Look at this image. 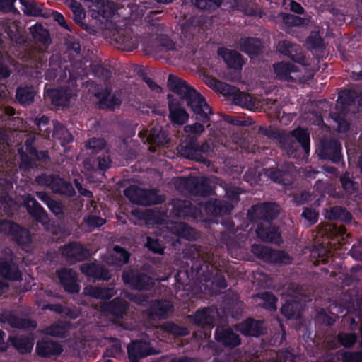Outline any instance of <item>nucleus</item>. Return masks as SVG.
I'll return each instance as SVG.
<instances>
[{
	"mask_svg": "<svg viewBox=\"0 0 362 362\" xmlns=\"http://www.w3.org/2000/svg\"><path fill=\"white\" fill-rule=\"evenodd\" d=\"M280 206L276 202H262L251 206L247 216L251 223L259 222L256 228L257 237L267 243L280 245L282 238L279 228L272 223L277 218Z\"/></svg>",
	"mask_w": 362,
	"mask_h": 362,
	"instance_id": "f257e3e1",
	"label": "nucleus"
},
{
	"mask_svg": "<svg viewBox=\"0 0 362 362\" xmlns=\"http://www.w3.org/2000/svg\"><path fill=\"white\" fill-rule=\"evenodd\" d=\"M168 87L180 97L182 101L186 102L187 107L192 112V118L204 124L210 121V115L214 113L211 107L205 98L185 80L170 74L168 78Z\"/></svg>",
	"mask_w": 362,
	"mask_h": 362,
	"instance_id": "f03ea898",
	"label": "nucleus"
},
{
	"mask_svg": "<svg viewBox=\"0 0 362 362\" xmlns=\"http://www.w3.org/2000/svg\"><path fill=\"white\" fill-rule=\"evenodd\" d=\"M204 129V123L199 121L185 126L184 130L188 134L177 148L181 156L204 164L208 161L206 156L214 151L215 144L211 139L199 142L198 138Z\"/></svg>",
	"mask_w": 362,
	"mask_h": 362,
	"instance_id": "7ed1b4c3",
	"label": "nucleus"
},
{
	"mask_svg": "<svg viewBox=\"0 0 362 362\" xmlns=\"http://www.w3.org/2000/svg\"><path fill=\"white\" fill-rule=\"evenodd\" d=\"M35 138L29 136L24 142V147L18 149L20 157L19 169L23 173H30L37 168V163H47L50 160L47 150H38L35 145Z\"/></svg>",
	"mask_w": 362,
	"mask_h": 362,
	"instance_id": "20e7f679",
	"label": "nucleus"
},
{
	"mask_svg": "<svg viewBox=\"0 0 362 362\" xmlns=\"http://www.w3.org/2000/svg\"><path fill=\"white\" fill-rule=\"evenodd\" d=\"M0 233L10 236L12 241L23 250L29 252L31 250V233L28 229L19 224L5 219H0Z\"/></svg>",
	"mask_w": 362,
	"mask_h": 362,
	"instance_id": "39448f33",
	"label": "nucleus"
},
{
	"mask_svg": "<svg viewBox=\"0 0 362 362\" xmlns=\"http://www.w3.org/2000/svg\"><path fill=\"white\" fill-rule=\"evenodd\" d=\"M124 196L133 204L151 206L161 203V199L154 189H145L130 185L124 190Z\"/></svg>",
	"mask_w": 362,
	"mask_h": 362,
	"instance_id": "423d86ee",
	"label": "nucleus"
},
{
	"mask_svg": "<svg viewBox=\"0 0 362 362\" xmlns=\"http://www.w3.org/2000/svg\"><path fill=\"white\" fill-rule=\"evenodd\" d=\"M167 212L170 218H197L201 211L189 200L173 199L167 204Z\"/></svg>",
	"mask_w": 362,
	"mask_h": 362,
	"instance_id": "0eeeda50",
	"label": "nucleus"
},
{
	"mask_svg": "<svg viewBox=\"0 0 362 362\" xmlns=\"http://www.w3.org/2000/svg\"><path fill=\"white\" fill-rule=\"evenodd\" d=\"M316 153L322 160L338 164L342 160V146L341 142L334 139H323L320 141Z\"/></svg>",
	"mask_w": 362,
	"mask_h": 362,
	"instance_id": "6e6552de",
	"label": "nucleus"
},
{
	"mask_svg": "<svg viewBox=\"0 0 362 362\" xmlns=\"http://www.w3.org/2000/svg\"><path fill=\"white\" fill-rule=\"evenodd\" d=\"M180 186L194 197H209L214 189L209 180L204 177H188L180 179Z\"/></svg>",
	"mask_w": 362,
	"mask_h": 362,
	"instance_id": "1a4fd4ad",
	"label": "nucleus"
},
{
	"mask_svg": "<svg viewBox=\"0 0 362 362\" xmlns=\"http://www.w3.org/2000/svg\"><path fill=\"white\" fill-rule=\"evenodd\" d=\"M251 251L256 257L267 263L286 264L291 261V257L287 252L261 245H252Z\"/></svg>",
	"mask_w": 362,
	"mask_h": 362,
	"instance_id": "9d476101",
	"label": "nucleus"
},
{
	"mask_svg": "<svg viewBox=\"0 0 362 362\" xmlns=\"http://www.w3.org/2000/svg\"><path fill=\"white\" fill-rule=\"evenodd\" d=\"M122 279L125 285L134 290L150 291L154 286L153 279L151 276L138 271H124Z\"/></svg>",
	"mask_w": 362,
	"mask_h": 362,
	"instance_id": "9b49d317",
	"label": "nucleus"
},
{
	"mask_svg": "<svg viewBox=\"0 0 362 362\" xmlns=\"http://www.w3.org/2000/svg\"><path fill=\"white\" fill-rule=\"evenodd\" d=\"M128 303L119 298L100 305V310L115 323H119L127 315Z\"/></svg>",
	"mask_w": 362,
	"mask_h": 362,
	"instance_id": "f8f14e48",
	"label": "nucleus"
},
{
	"mask_svg": "<svg viewBox=\"0 0 362 362\" xmlns=\"http://www.w3.org/2000/svg\"><path fill=\"white\" fill-rule=\"evenodd\" d=\"M88 3L92 16L102 17L106 21L111 20L117 12L116 6L109 0H83Z\"/></svg>",
	"mask_w": 362,
	"mask_h": 362,
	"instance_id": "ddd939ff",
	"label": "nucleus"
},
{
	"mask_svg": "<svg viewBox=\"0 0 362 362\" xmlns=\"http://www.w3.org/2000/svg\"><path fill=\"white\" fill-rule=\"evenodd\" d=\"M276 49L278 52L288 57L293 62L305 66L309 65L308 59L299 45L284 40L279 42Z\"/></svg>",
	"mask_w": 362,
	"mask_h": 362,
	"instance_id": "4468645a",
	"label": "nucleus"
},
{
	"mask_svg": "<svg viewBox=\"0 0 362 362\" xmlns=\"http://www.w3.org/2000/svg\"><path fill=\"white\" fill-rule=\"evenodd\" d=\"M111 91V88L107 87H100L95 91L94 96L98 100L99 109L113 111L121 106V100L115 94H112Z\"/></svg>",
	"mask_w": 362,
	"mask_h": 362,
	"instance_id": "2eb2a0df",
	"label": "nucleus"
},
{
	"mask_svg": "<svg viewBox=\"0 0 362 362\" xmlns=\"http://www.w3.org/2000/svg\"><path fill=\"white\" fill-rule=\"evenodd\" d=\"M173 309V305L169 300L156 299L149 301L146 313L150 319L160 320L168 318Z\"/></svg>",
	"mask_w": 362,
	"mask_h": 362,
	"instance_id": "dca6fc26",
	"label": "nucleus"
},
{
	"mask_svg": "<svg viewBox=\"0 0 362 362\" xmlns=\"http://www.w3.org/2000/svg\"><path fill=\"white\" fill-rule=\"evenodd\" d=\"M169 119L174 124L183 125L189 119V114L182 107V99L175 98L171 94L167 95Z\"/></svg>",
	"mask_w": 362,
	"mask_h": 362,
	"instance_id": "f3484780",
	"label": "nucleus"
},
{
	"mask_svg": "<svg viewBox=\"0 0 362 362\" xmlns=\"http://www.w3.org/2000/svg\"><path fill=\"white\" fill-rule=\"evenodd\" d=\"M60 251L62 255L71 262L83 261L90 255L88 250L76 242L64 245L60 247Z\"/></svg>",
	"mask_w": 362,
	"mask_h": 362,
	"instance_id": "a211bd4d",
	"label": "nucleus"
},
{
	"mask_svg": "<svg viewBox=\"0 0 362 362\" xmlns=\"http://www.w3.org/2000/svg\"><path fill=\"white\" fill-rule=\"evenodd\" d=\"M154 354L153 349L148 342L136 340L127 346V355L129 362H139V360Z\"/></svg>",
	"mask_w": 362,
	"mask_h": 362,
	"instance_id": "6ab92c4d",
	"label": "nucleus"
},
{
	"mask_svg": "<svg viewBox=\"0 0 362 362\" xmlns=\"http://www.w3.org/2000/svg\"><path fill=\"white\" fill-rule=\"evenodd\" d=\"M56 273L61 286L66 292L73 294L80 291V286L77 284V275L73 269L62 268L57 269Z\"/></svg>",
	"mask_w": 362,
	"mask_h": 362,
	"instance_id": "aec40b11",
	"label": "nucleus"
},
{
	"mask_svg": "<svg viewBox=\"0 0 362 362\" xmlns=\"http://www.w3.org/2000/svg\"><path fill=\"white\" fill-rule=\"evenodd\" d=\"M80 270L88 279L94 281H108L111 278L110 271L103 264L95 262L82 264Z\"/></svg>",
	"mask_w": 362,
	"mask_h": 362,
	"instance_id": "412c9836",
	"label": "nucleus"
},
{
	"mask_svg": "<svg viewBox=\"0 0 362 362\" xmlns=\"http://www.w3.org/2000/svg\"><path fill=\"white\" fill-rule=\"evenodd\" d=\"M216 341L227 349H234L241 344V338L238 334L230 328L217 327L214 333Z\"/></svg>",
	"mask_w": 362,
	"mask_h": 362,
	"instance_id": "4be33fe9",
	"label": "nucleus"
},
{
	"mask_svg": "<svg viewBox=\"0 0 362 362\" xmlns=\"http://www.w3.org/2000/svg\"><path fill=\"white\" fill-rule=\"evenodd\" d=\"M0 276L5 280L11 281H21L23 274L18 265L13 258L0 256Z\"/></svg>",
	"mask_w": 362,
	"mask_h": 362,
	"instance_id": "5701e85b",
	"label": "nucleus"
},
{
	"mask_svg": "<svg viewBox=\"0 0 362 362\" xmlns=\"http://www.w3.org/2000/svg\"><path fill=\"white\" fill-rule=\"evenodd\" d=\"M239 330L246 337H259L267 333V328L263 320L248 317L239 325Z\"/></svg>",
	"mask_w": 362,
	"mask_h": 362,
	"instance_id": "b1692460",
	"label": "nucleus"
},
{
	"mask_svg": "<svg viewBox=\"0 0 362 362\" xmlns=\"http://www.w3.org/2000/svg\"><path fill=\"white\" fill-rule=\"evenodd\" d=\"M24 206L28 214L37 222L46 223L48 215L45 209L30 194H26L23 197Z\"/></svg>",
	"mask_w": 362,
	"mask_h": 362,
	"instance_id": "393cba45",
	"label": "nucleus"
},
{
	"mask_svg": "<svg viewBox=\"0 0 362 362\" xmlns=\"http://www.w3.org/2000/svg\"><path fill=\"white\" fill-rule=\"evenodd\" d=\"M1 321L7 322L12 328L33 331L37 324L35 320L16 316L11 312L1 315Z\"/></svg>",
	"mask_w": 362,
	"mask_h": 362,
	"instance_id": "a878e982",
	"label": "nucleus"
},
{
	"mask_svg": "<svg viewBox=\"0 0 362 362\" xmlns=\"http://www.w3.org/2000/svg\"><path fill=\"white\" fill-rule=\"evenodd\" d=\"M233 205L228 201L215 199L206 202L204 210L206 213L213 216H222L231 213Z\"/></svg>",
	"mask_w": 362,
	"mask_h": 362,
	"instance_id": "bb28decb",
	"label": "nucleus"
},
{
	"mask_svg": "<svg viewBox=\"0 0 362 362\" xmlns=\"http://www.w3.org/2000/svg\"><path fill=\"white\" fill-rule=\"evenodd\" d=\"M36 353L42 358L58 356L63 351L62 346L52 340L42 339L36 344Z\"/></svg>",
	"mask_w": 362,
	"mask_h": 362,
	"instance_id": "cd10ccee",
	"label": "nucleus"
},
{
	"mask_svg": "<svg viewBox=\"0 0 362 362\" xmlns=\"http://www.w3.org/2000/svg\"><path fill=\"white\" fill-rule=\"evenodd\" d=\"M265 173L272 181L286 188H290L293 186V175L288 170L279 169L278 168H269L266 170Z\"/></svg>",
	"mask_w": 362,
	"mask_h": 362,
	"instance_id": "c85d7f7f",
	"label": "nucleus"
},
{
	"mask_svg": "<svg viewBox=\"0 0 362 362\" xmlns=\"http://www.w3.org/2000/svg\"><path fill=\"white\" fill-rule=\"evenodd\" d=\"M218 54L223 58L228 67L235 70H240L243 65V56L235 50H230L227 48H219Z\"/></svg>",
	"mask_w": 362,
	"mask_h": 362,
	"instance_id": "c756f323",
	"label": "nucleus"
},
{
	"mask_svg": "<svg viewBox=\"0 0 362 362\" xmlns=\"http://www.w3.org/2000/svg\"><path fill=\"white\" fill-rule=\"evenodd\" d=\"M168 230L173 235L189 241L195 240L197 238L196 230L183 222L173 223L168 226Z\"/></svg>",
	"mask_w": 362,
	"mask_h": 362,
	"instance_id": "7c9ffc66",
	"label": "nucleus"
},
{
	"mask_svg": "<svg viewBox=\"0 0 362 362\" xmlns=\"http://www.w3.org/2000/svg\"><path fill=\"white\" fill-rule=\"evenodd\" d=\"M66 71L61 66L59 62H53V56L49 60V68L45 74V78L49 81H57V83L64 82L66 79Z\"/></svg>",
	"mask_w": 362,
	"mask_h": 362,
	"instance_id": "2f4dec72",
	"label": "nucleus"
},
{
	"mask_svg": "<svg viewBox=\"0 0 362 362\" xmlns=\"http://www.w3.org/2000/svg\"><path fill=\"white\" fill-rule=\"evenodd\" d=\"M45 94L55 106L68 107L69 105L70 97L64 88H48L45 90Z\"/></svg>",
	"mask_w": 362,
	"mask_h": 362,
	"instance_id": "473e14b6",
	"label": "nucleus"
},
{
	"mask_svg": "<svg viewBox=\"0 0 362 362\" xmlns=\"http://www.w3.org/2000/svg\"><path fill=\"white\" fill-rule=\"evenodd\" d=\"M274 71L279 80L293 82L294 78L291 76L293 72L297 71L296 66L288 62H277L273 64Z\"/></svg>",
	"mask_w": 362,
	"mask_h": 362,
	"instance_id": "72a5a7b5",
	"label": "nucleus"
},
{
	"mask_svg": "<svg viewBox=\"0 0 362 362\" xmlns=\"http://www.w3.org/2000/svg\"><path fill=\"white\" fill-rule=\"evenodd\" d=\"M240 50L249 55L258 56L262 49V40L257 37H246L243 39L240 44Z\"/></svg>",
	"mask_w": 362,
	"mask_h": 362,
	"instance_id": "f704fd0d",
	"label": "nucleus"
},
{
	"mask_svg": "<svg viewBox=\"0 0 362 362\" xmlns=\"http://www.w3.org/2000/svg\"><path fill=\"white\" fill-rule=\"evenodd\" d=\"M170 141L167 131L161 127H154L151 129L146 137V141L151 145L163 146Z\"/></svg>",
	"mask_w": 362,
	"mask_h": 362,
	"instance_id": "c9c22d12",
	"label": "nucleus"
},
{
	"mask_svg": "<svg viewBox=\"0 0 362 362\" xmlns=\"http://www.w3.org/2000/svg\"><path fill=\"white\" fill-rule=\"evenodd\" d=\"M35 94L32 86H19L16 90V100L20 105L26 107L34 102Z\"/></svg>",
	"mask_w": 362,
	"mask_h": 362,
	"instance_id": "e433bc0d",
	"label": "nucleus"
},
{
	"mask_svg": "<svg viewBox=\"0 0 362 362\" xmlns=\"http://www.w3.org/2000/svg\"><path fill=\"white\" fill-rule=\"evenodd\" d=\"M52 136L54 139L59 140L61 145L63 146L70 144L74 140L72 134L68 131L66 127L59 121L53 122Z\"/></svg>",
	"mask_w": 362,
	"mask_h": 362,
	"instance_id": "4c0bfd02",
	"label": "nucleus"
},
{
	"mask_svg": "<svg viewBox=\"0 0 362 362\" xmlns=\"http://www.w3.org/2000/svg\"><path fill=\"white\" fill-rule=\"evenodd\" d=\"M325 218L330 221H339L348 223L351 221L352 215L345 207L334 206L326 211Z\"/></svg>",
	"mask_w": 362,
	"mask_h": 362,
	"instance_id": "58836bf2",
	"label": "nucleus"
},
{
	"mask_svg": "<svg viewBox=\"0 0 362 362\" xmlns=\"http://www.w3.org/2000/svg\"><path fill=\"white\" fill-rule=\"evenodd\" d=\"M30 32L33 40L45 47L51 43V38L49 30L42 24L36 23L30 28Z\"/></svg>",
	"mask_w": 362,
	"mask_h": 362,
	"instance_id": "ea45409f",
	"label": "nucleus"
},
{
	"mask_svg": "<svg viewBox=\"0 0 362 362\" xmlns=\"http://www.w3.org/2000/svg\"><path fill=\"white\" fill-rule=\"evenodd\" d=\"M52 191L54 194L64 195L72 197L76 194L75 189L72 184L61 178L59 175H56Z\"/></svg>",
	"mask_w": 362,
	"mask_h": 362,
	"instance_id": "a19ab883",
	"label": "nucleus"
},
{
	"mask_svg": "<svg viewBox=\"0 0 362 362\" xmlns=\"http://www.w3.org/2000/svg\"><path fill=\"white\" fill-rule=\"evenodd\" d=\"M331 255V250L323 244L314 245L313 248L310 251V257L315 259L313 262L315 265H319L320 263L325 264H327Z\"/></svg>",
	"mask_w": 362,
	"mask_h": 362,
	"instance_id": "79ce46f5",
	"label": "nucleus"
},
{
	"mask_svg": "<svg viewBox=\"0 0 362 362\" xmlns=\"http://www.w3.org/2000/svg\"><path fill=\"white\" fill-rule=\"evenodd\" d=\"M11 345L21 354L31 352L33 348V339L28 337H10Z\"/></svg>",
	"mask_w": 362,
	"mask_h": 362,
	"instance_id": "37998d69",
	"label": "nucleus"
},
{
	"mask_svg": "<svg viewBox=\"0 0 362 362\" xmlns=\"http://www.w3.org/2000/svg\"><path fill=\"white\" fill-rule=\"evenodd\" d=\"M204 83L208 87L223 95L224 94H232L234 90L233 86L222 82L211 76H204Z\"/></svg>",
	"mask_w": 362,
	"mask_h": 362,
	"instance_id": "c03bdc74",
	"label": "nucleus"
},
{
	"mask_svg": "<svg viewBox=\"0 0 362 362\" xmlns=\"http://www.w3.org/2000/svg\"><path fill=\"white\" fill-rule=\"evenodd\" d=\"M86 295L96 299H110L116 291L114 287L89 286L85 288Z\"/></svg>",
	"mask_w": 362,
	"mask_h": 362,
	"instance_id": "a18cd8bd",
	"label": "nucleus"
},
{
	"mask_svg": "<svg viewBox=\"0 0 362 362\" xmlns=\"http://www.w3.org/2000/svg\"><path fill=\"white\" fill-rule=\"evenodd\" d=\"M257 298L262 302L259 303V306L271 312H275L277 310V298L271 291H264L258 293Z\"/></svg>",
	"mask_w": 362,
	"mask_h": 362,
	"instance_id": "49530a36",
	"label": "nucleus"
},
{
	"mask_svg": "<svg viewBox=\"0 0 362 362\" xmlns=\"http://www.w3.org/2000/svg\"><path fill=\"white\" fill-rule=\"evenodd\" d=\"M293 139L302 147L305 153H309L310 146V133L306 129L298 127L291 132Z\"/></svg>",
	"mask_w": 362,
	"mask_h": 362,
	"instance_id": "de8ad7c7",
	"label": "nucleus"
},
{
	"mask_svg": "<svg viewBox=\"0 0 362 362\" xmlns=\"http://www.w3.org/2000/svg\"><path fill=\"white\" fill-rule=\"evenodd\" d=\"M69 331V323L63 321H57L45 329V333L47 335L65 338Z\"/></svg>",
	"mask_w": 362,
	"mask_h": 362,
	"instance_id": "09e8293b",
	"label": "nucleus"
},
{
	"mask_svg": "<svg viewBox=\"0 0 362 362\" xmlns=\"http://www.w3.org/2000/svg\"><path fill=\"white\" fill-rule=\"evenodd\" d=\"M358 96V92L355 90L344 89L338 94L337 103L341 104L343 108H346L355 104Z\"/></svg>",
	"mask_w": 362,
	"mask_h": 362,
	"instance_id": "8fccbe9b",
	"label": "nucleus"
},
{
	"mask_svg": "<svg viewBox=\"0 0 362 362\" xmlns=\"http://www.w3.org/2000/svg\"><path fill=\"white\" fill-rule=\"evenodd\" d=\"M234 90L232 94H224L226 96H232V100L235 105L248 107L252 105L250 95L241 92L238 88L233 86Z\"/></svg>",
	"mask_w": 362,
	"mask_h": 362,
	"instance_id": "3c124183",
	"label": "nucleus"
},
{
	"mask_svg": "<svg viewBox=\"0 0 362 362\" xmlns=\"http://www.w3.org/2000/svg\"><path fill=\"white\" fill-rule=\"evenodd\" d=\"M281 313L289 320L298 318L300 316V305L296 301L286 302L281 308Z\"/></svg>",
	"mask_w": 362,
	"mask_h": 362,
	"instance_id": "603ef678",
	"label": "nucleus"
},
{
	"mask_svg": "<svg viewBox=\"0 0 362 362\" xmlns=\"http://www.w3.org/2000/svg\"><path fill=\"white\" fill-rule=\"evenodd\" d=\"M193 320L194 324L199 326H214V317L211 315L208 308L198 310L194 315Z\"/></svg>",
	"mask_w": 362,
	"mask_h": 362,
	"instance_id": "864d4df0",
	"label": "nucleus"
},
{
	"mask_svg": "<svg viewBox=\"0 0 362 362\" xmlns=\"http://www.w3.org/2000/svg\"><path fill=\"white\" fill-rule=\"evenodd\" d=\"M340 182L347 194L352 195L358 192V184L351 178L349 173L346 172L340 176Z\"/></svg>",
	"mask_w": 362,
	"mask_h": 362,
	"instance_id": "5fc2aeb1",
	"label": "nucleus"
},
{
	"mask_svg": "<svg viewBox=\"0 0 362 362\" xmlns=\"http://www.w3.org/2000/svg\"><path fill=\"white\" fill-rule=\"evenodd\" d=\"M162 327L165 332L176 337H185L189 334L187 327L180 326L173 322H166Z\"/></svg>",
	"mask_w": 362,
	"mask_h": 362,
	"instance_id": "6e6d98bb",
	"label": "nucleus"
},
{
	"mask_svg": "<svg viewBox=\"0 0 362 362\" xmlns=\"http://www.w3.org/2000/svg\"><path fill=\"white\" fill-rule=\"evenodd\" d=\"M194 250L195 252H193L191 258L192 263L191 266V271L193 273H195L196 275H198L202 270L203 266L206 265L207 262L204 259V257L202 256L199 250L196 248Z\"/></svg>",
	"mask_w": 362,
	"mask_h": 362,
	"instance_id": "4d7b16f0",
	"label": "nucleus"
},
{
	"mask_svg": "<svg viewBox=\"0 0 362 362\" xmlns=\"http://www.w3.org/2000/svg\"><path fill=\"white\" fill-rule=\"evenodd\" d=\"M279 140L281 148L288 153H293L295 150L296 141L293 139L292 134L291 135L286 134H280L277 139Z\"/></svg>",
	"mask_w": 362,
	"mask_h": 362,
	"instance_id": "13d9d810",
	"label": "nucleus"
},
{
	"mask_svg": "<svg viewBox=\"0 0 362 362\" xmlns=\"http://www.w3.org/2000/svg\"><path fill=\"white\" fill-rule=\"evenodd\" d=\"M337 340L345 348H351L357 341V336L355 333L339 332L337 334Z\"/></svg>",
	"mask_w": 362,
	"mask_h": 362,
	"instance_id": "bf43d9fd",
	"label": "nucleus"
},
{
	"mask_svg": "<svg viewBox=\"0 0 362 362\" xmlns=\"http://www.w3.org/2000/svg\"><path fill=\"white\" fill-rule=\"evenodd\" d=\"M113 257L117 259L116 264H124L129 262L130 253L124 247L115 245L113 247Z\"/></svg>",
	"mask_w": 362,
	"mask_h": 362,
	"instance_id": "052dcab7",
	"label": "nucleus"
},
{
	"mask_svg": "<svg viewBox=\"0 0 362 362\" xmlns=\"http://www.w3.org/2000/svg\"><path fill=\"white\" fill-rule=\"evenodd\" d=\"M156 43L160 52H168L175 49L174 42L166 35L158 36Z\"/></svg>",
	"mask_w": 362,
	"mask_h": 362,
	"instance_id": "680f3d73",
	"label": "nucleus"
},
{
	"mask_svg": "<svg viewBox=\"0 0 362 362\" xmlns=\"http://www.w3.org/2000/svg\"><path fill=\"white\" fill-rule=\"evenodd\" d=\"M20 3L25 7L24 12L30 16H41V9L37 6L34 0H20Z\"/></svg>",
	"mask_w": 362,
	"mask_h": 362,
	"instance_id": "e2e57ef3",
	"label": "nucleus"
},
{
	"mask_svg": "<svg viewBox=\"0 0 362 362\" xmlns=\"http://www.w3.org/2000/svg\"><path fill=\"white\" fill-rule=\"evenodd\" d=\"M222 0H194V5L202 10H211L221 6Z\"/></svg>",
	"mask_w": 362,
	"mask_h": 362,
	"instance_id": "0e129e2a",
	"label": "nucleus"
},
{
	"mask_svg": "<svg viewBox=\"0 0 362 362\" xmlns=\"http://www.w3.org/2000/svg\"><path fill=\"white\" fill-rule=\"evenodd\" d=\"M145 246L153 253L163 255L164 253V247L157 238L147 237Z\"/></svg>",
	"mask_w": 362,
	"mask_h": 362,
	"instance_id": "69168bd1",
	"label": "nucleus"
},
{
	"mask_svg": "<svg viewBox=\"0 0 362 362\" xmlns=\"http://www.w3.org/2000/svg\"><path fill=\"white\" fill-rule=\"evenodd\" d=\"M88 149H91L92 153H97L105 146V141L99 138L90 139L85 145Z\"/></svg>",
	"mask_w": 362,
	"mask_h": 362,
	"instance_id": "338daca9",
	"label": "nucleus"
},
{
	"mask_svg": "<svg viewBox=\"0 0 362 362\" xmlns=\"http://www.w3.org/2000/svg\"><path fill=\"white\" fill-rule=\"evenodd\" d=\"M117 42L121 45L122 49L127 51H132L136 48V45L130 35H119Z\"/></svg>",
	"mask_w": 362,
	"mask_h": 362,
	"instance_id": "774afa93",
	"label": "nucleus"
}]
</instances>
